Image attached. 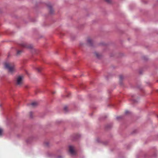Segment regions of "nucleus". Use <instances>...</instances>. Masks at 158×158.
I'll use <instances>...</instances> for the list:
<instances>
[{"instance_id": "nucleus-1", "label": "nucleus", "mask_w": 158, "mask_h": 158, "mask_svg": "<svg viewBox=\"0 0 158 158\" xmlns=\"http://www.w3.org/2000/svg\"><path fill=\"white\" fill-rule=\"evenodd\" d=\"M4 66L10 73H13L16 71L15 65L13 63L6 62L5 63Z\"/></svg>"}, {"instance_id": "nucleus-2", "label": "nucleus", "mask_w": 158, "mask_h": 158, "mask_svg": "<svg viewBox=\"0 0 158 158\" xmlns=\"http://www.w3.org/2000/svg\"><path fill=\"white\" fill-rule=\"evenodd\" d=\"M24 76L23 75H19L17 76L16 78V84L17 85L21 86L23 83V81Z\"/></svg>"}, {"instance_id": "nucleus-3", "label": "nucleus", "mask_w": 158, "mask_h": 158, "mask_svg": "<svg viewBox=\"0 0 158 158\" xmlns=\"http://www.w3.org/2000/svg\"><path fill=\"white\" fill-rule=\"evenodd\" d=\"M69 151L71 154L73 155L76 154V152L75 150L74 147L72 145H69Z\"/></svg>"}, {"instance_id": "nucleus-4", "label": "nucleus", "mask_w": 158, "mask_h": 158, "mask_svg": "<svg viewBox=\"0 0 158 158\" xmlns=\"http://www.w3.org/2000/svg\"><path fill=\"white\" fill-rule=\"evenodd\" d=\"M20 45L23 48L28 49H31L32 48V45L28 44L27 43L24 42L21 43Z\"/></svg>"}, {"instance_id": "nucleus-5", "label": "nucleus", "mask_w": 158, "mask_h": 158, "mask_svg": "<svg viewBox=\"0 0 158 158\" xmlns=\"http://www.w3.org/2000/svg\"><path fill=\"white\" fill-rule=\"evenodd\" d=\"M87 42L89 44L91 45L92 44V40L91 38H89L87 39Z\"/></svg>"}, {"instance_id": "nucleus-6", "label": "nucleus", "mask_w": 158, "mask_h": 158, "mask_svg": "<svg viewBox=\"0 0 158 158\" xmlns=\"http://www.w3.org/2000/svg\"><path fill=\"white\" fill-rule=\"evenodd\" d=\"M37 105V103L36 102H33L31 103V105L32 106L34 107L36 106Z\"/></svg>"}, {"instance_id": "nucleus-7", "label": "nucleus", "mask_w": 158, "mask_h": 158, "mask_svg": "<svg viewBox=\"0 0 158 158\" xmlns=\"http://www.w3.org/2000/svg\"><path fill=\"white\" fill-rule=\"evenodd\" d=\"M44 145L45 146H46L47 147H48L50 145V143L49 142L47 141V142H45L44 143Z\"/></svg>"}, {"instance_id": "nucleus-8", "label": "nucleus", "mask_w": 158, "mask_h": 158, "mask_svg": "<svg viewBox=\"0 0 158 158\" xmlns=\"http://www.w3.org/2000/svg\"><path fill=\"white\" fill-rule=\"evenodd\" d=\"M48 7L50 10V13L51 14H52L53 11V10L52 9V7L51 6H49Z\"/></svg>"}, {"instance_id": "nucleus-9", "label": "nucleus", "mask_w": 158, "mask_h": 158, "mask_svg": "<svg viewBox=\"0 0 158 158\" xmlns=\"http://www.w3.org/2000/svg\"><path fill=\"white\" fill-rule=\"evenodd\" d=\"M42 68L41 67H38L36 68V69L38 71V72H40Z\"/></svg>"}, {"instance_id": "nucleus-10", "label": "nucleus", "mask_w": 158, "mask_h": 158, "mask_svg": "<svg viewBox=\"0 0 158 158\" xmlns=\"http://www.w3.org/2000/svg\"><path fill=\"white\" fill-rule=\"evenodd\" d=\"M3 131V129L2 128H0V136L2 135Z\"/></svg>"}, {"instance_id": "nucleus-11", "label": "nucleus", "mask_w": 158, "mask_h": 158, "mask_svg": "<svg viewBox=\"0 0 158 158\" xmlns=\"http://www.w3.org/2000/svg\"><path fill=\"white\" fill-rule=\"evenodd\" d=\"M22 52V51L20 50H18L17 52V55H19Z\"/></svg>"}, {"instance_id": "nucleus-12", "label": "nucleus", "mask_w": 158, "mask_h": 158, "mask_svg": "<svg viewBox=\"0 0 158 158\" xmlns=\"http://www.w3.org/2000/svg\"><path fill=\"white\" fill-rule=\"evenodd\" d=\"M105 1L108 3H110L111 2V0H105Z\"/></svg>"}, {"instance_id": "nucleus-13", "label": "nucleus", "mask_w": 158, "mask_h": 158, "mask_svg": "<svg viewBox=\"0 0 158 158\" xmlns=\"http://www.w3.org/2000/svg\"><path fill=\"white\" fill-rule=\"evenodd\" d=\"M96 56L98 57V58H99V54L98 53H96Z\"/></svg>"}, {"instance_id": "nucleus-14", "label": "nucleus", "mask_w": 158, "mask_h": 158, "mask_svg": "<svg viewBox=\"0 0 158 158\" xmlns=\"http://www.w3.org/2000/svg\"><path fill=\"white\" fill-rule=\"evenodd\" d=\"M30 114L31 117H32V112H30Z\"/></svg>"}, {"instance_id": "nucleus-15", "label": "nucleus", "mask_w": 158, "mask_h": 158, "mask_svg": "<svg viewBox=\"0 0 158 158\" xmlns=\"http://www.w3.org/2000/svg\"><path fill=\"white\" fill-rule=\"evenodd\" d=\"M120 79H122L123 78V77L122 76H120Z\"/></svg>"}, {"instance_id": "nucleus-16", "label": "nucleus", "mask_w": 158, "mask_h": 158, "mask_svg": "<svg viewBox=\"0 0 158 158\" xmlns=\"http://www.w3.org/2000/svg\"><path fill=\"white\" fill-rule=\"evenodd\" d=\"M129 112V111H128L127 110L125 111V113L126 114H128Z\"/></svg>"}, {"instance_id": "nucleus-17", "label": "nucleus", "mask_w": 158, "mask_h": 158, "mask_svg": "<svg viewBox=\"0 0 158 158\" xmlns=\"http://www.w3.org/2000/svg\"><path fill=\"white\" fill-rule=\"evenodd\" d=\"M63 157L61 156H59L57 157V158H62Z\"/></svg>"}, {"instance_id": "nucleus-18", "label": "nucleus", "mask_w": 158, "mask_h": 158, "mask_svg": "<svg viewBox=\"0 0 158 158\" xmlns=\"http://www.w3.org/2000/svg\"><path fill=\"white\" fill-rule=\"evenodd\" d=\"M120 118V117H117V118Z\"/></svg>"}, {"instance_id": "nucleus-19", "label": "nucleus", "mask_w": 158, "mask_h": 158, "mask_svg": "<svg viewBox=\"0 0 158 158\" xmlns=\"http://www.w3.org/2000/svg\"><path fill=\"white\" fill-rule=\"evenodd\" d=\"M65 109H66V108H65V107L64 108V109L65 110Z\"/></svg>"}, {"instance_id": "nucleus-20", "label": "nucleus", "mask_w": 158, "mask_h": 158, "mask_svg": "<svg viewBox=\"0 0 158 158\" xmlns=\"http://www.w3.org/2000/svg\"><path fill=\"white\" fill-rule=\"evenodd\" d=\"M54 92H52V94H54Z\"/></svg>"}, {"instance_id": "nucleus-21", "label": "nucleus", "mask_w": 158, "mask_h": 158, "mask_svg": "<svg viewBox=\"0 0 158 158\" xmlns=\"http://www.w3.org/2000/svg\"><path fill=\"white\" fill-rule=\"evenodd\" d=\"M0 106H1V105H0Z\"/></svg>"}, {"instance_id": "nucleus-22", "label": "nucleus", "mask_w": 158, "mask_h": 158, "mask_svg": "<svg viewBox=\"0 0 158 158\" xmlns=\"http://www.w3.org/2000/svg\"><path fill=\"white\" fill-rule=\"evenodd\" d=\"M158 1V0H157Z\"/></svg>"}]
</instances>
